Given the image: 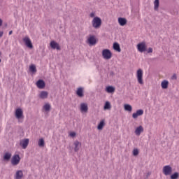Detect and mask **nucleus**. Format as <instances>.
<instances>
[{"label":"nucleus","mask_w":179,"mask_h":179,"mask_svg":"<svg viewBox=\"0 0 179 179\" xmlns=\"http://www.w3.org/2000/svg\"><path fill=\"white\" fill-rule=\"evenodd\" d=\"M92 27L94 29H99L101 26V18L99 17H95L92 21Z\"/></svg>","instance_id":"obj_1"},{"label":"nucleus","mask_w":179,"mask_h":179,"mask_svg":"<svg viewBox=\"0 0 179 179\" xmlns=\"http://www.w3.org/2000/svg\"><path fill=\"white\" fill-rule=\"evenodd\" d=\"M137 81L139 85H143V70L138 69L136 72Z\"/></svg>","instance_id":"obj_2"},{"label":"nucleus","mask_w":179,"mask_h":179,"mask_svg":"<svg viewBox=\"0 0 179 179\" xmlns=\"http://www.w3.org/2000/svg\"><path fill=\"white\" fill-rule=\"evenodd\" d=\"M102 57L103 59H111L113 57V53H111V50L108 49H104L102 50Z\"/></svg>","instance_id":"obj_3"},{"label":"nucleus","mask_w":179,"mask_h":179,"mask_svg":"<svg viewBox=\"0 0 179 179\" xmlns=\"http://www.w3.org/2000/svg\"><path fill=\"white\" fill-rule=\"evenodd\" d=\"M20 156L17 154H15L11 158V164L12 166H17L20 163Z\"/></svg>","instance_id":"obj_4"},{"label":"nucleus","mask_w":179,"mask_h":179,"mask_svg":"<svg viewBox=\"0 0 179 179\" xmlns=\"http://www.w3.org/2000/svg\"><path fill=\"white\" fill-rule=\"evenodd\" d=\"M162 171L164 176H171V173H173V168H171L170 165H166L163 167Z\"/></svg>","instance_id":"obj_5"},{"label":"nucleus","mask_w":179,"mask_h":179,"mask_svg":"<svg viewBox=\"0 0 179 179\" xmlns=\"http://www.w3.org/2000/svg\"><path fill=\"white\" fill-rule=\"evenodd\" d=\"M87 43H88L90 45H95V44L97 43V39L95 36L90 35L87 38Z\"/></svg>","instance_id":"obj_6"},{"label":"nucleus","mask_w":179,"mask_h":179,"mask_svg":"<svg viewBox=\"0 0 179 179\" xmlns=\"http://www.w3.org/2000/svg\"><path fill=\"white\" fill-rule=\"evenodd\" d=\"M137 50L139 52H145V51H146V43L141 42L138 43Z\"/></svg>","instance_id":"obj_7"},{"label":"nucleus","mask_w":179,"mask_h":179,"mask_svg":"<svg viewBox=\"0 0 179 179\" xmlns=\"http://www.w3.org/2000/svg\"><path fill=\"white\" fill-rule=\"evenodd\" d=\"M15 117L17 120H20V118H23V110L22 108H19L15 110Z\"/></svg>","instance_id":"obj_8"},{"label":"nucleus","mask_w":179,"mask_h":179,"mask_svg":"<svg viewBox=\"0 0 179 179\" xmlns=\"http://www.w3.org/2000/svg\"><path fill=\"white\" fill-rule=\"evenodd\" d=\"M23 41L27 47H28V48H33V43H31V41L30 40V38H29V36H25L23 38Z\"/></svg>","instance_id":"obj_9"},{"label":"nucleus","mask_w":179,"mask_h":179,"mask_svg":"<svg viewBox=\"0 0 179 179\" xmlns=\"http://www.w3.org/2000/svg\"><path fill=\"white\" fill-rule=\"evenodd\" d=\"M50 46L51 47V48H52V50H61V47L59 46V44L55 41H52L50 42Z\"/></svg>","instance_id":"obj_10"},{"label":"nucleus","mask_w":179,"mask_h":179,"mask_svg":"<svg viewBox=\"0 0 179 179\" xmlns=\"http://www.w3.org/2000/svg\"><path fill=\"white\" fill-rule=\"evenodd\" d=\"M20 146H22V149H26L27 146H29V138H25L20 141Z\"/></svg>","instance_id":"obj_11"},{"label":"nucleus","mask_w":179,"mask_h":179,"mask_svg":"<svg viewBox=\"0 0 179 179\" xmlns=\"http://www.w3.org/2000/svg\"><path fill=\"white\" fill-rule=\"evenodd\" d=\"M36 86L38 89H44L45 87V83L43 80H39L36 82Z\"/></svg>","instance_id":"obj_12"},{"label":"nucleus","mask_w":179,"mask_h":179,"mask_svg":"<svg viewBox=\"0 0 179 179\" xmlns=\"http://www.w3.org/2000/svg\"><path fill=\"white\" fill-rule=\"evenodd\" d=\"M89 108L87 107V103H82L80 104V111L81 113H87Z\"/></svg>","instance_id":"obj_13"},{"label":"nucleus","mask_w":179,"mask_h":179,"mask_svg":"<svg viewBox=\"0 0 179 179\" xmlns=\"http://www.w3.org/2000/svg\"><path fill=\"white\" fill-rule=\"evenodd\" d=\"M140 115H143V110L142 109H139L136 111V113H133L132 117L135 120Z\"/></svg>","instance_id":"obj_14"},{"label":"nucleus","mask_w":179,"mask_h":179,"mask_svg":"<svg viewBox=\"0 0 179 179\" xmlns=\"http://www.w3.org/2000/svg\"><path fill=\"white\" fill-rule=\"evenodd\" d=\"M15 179H22L23 178V171L22 170H18L16 171L15 175Z\"/></svg>","instance_id":"obj_15"},{"label":"nucleus","mask_w":179,"mask_h":179,"mask_svg":"<svg viewBox=\"0 0 179 179\" xmlns=\"http://www.w3.org/2000/svg\"><path fill=\"white\" fill-rule=\"evenodd\" d=\"M117 22L120 26H125L127 24V20L124 17H119Z\"/></svg>","instance_id":"obj_16"},{"label":"nucleus","mask_w":179,"mask_h":179,"mask_svg":"<svg viewBox=\"0 0 179 179\" xmlns=\"http://www.w3.org/2000/svg\"><path fill=\"white\" fill-rule=\"evenodd\" d=\"M40 99H44L48 97V92L46 91H41L39 94Z\"/></svg>","instance_id":"obj_17"},{"label":"nucleus","mask_w":179,"mask_h":179,"mask_svg":"<svg viewBox=\"0 0 179 179\" xmlns=\"http://www.w3.org/2000/svg\"><path fill=\"white\" fill-rule=\"evenodd\" d=\"M74 150L75 152H78L80 148L82 146V143H80V142L76 141L74 142Z\"/></svg>","instance_id":"obj_18"},{"label":"nucleus","mask_w":179,"mask_h":179,"mask_svg":"<svg viewBox=\"0 0 179 179\" xmlns=\"http://www.w3.org/2000/svg\"><path fill=\"white\" fill-rule=\"evenodd\" d=\"M142 132H143V127L142 126H139L138 127L136 130H135V134L136 135H137L138 136H139V135H141V134H142Z\"/></svg>","instance_id":"obj_19"},{"label":"nucleus","mask_w":179,"mask_h":179,"mask_svg":"<svg viewBox=\"0 0 179 179\" xmlns=\"http://www.w3.org/2000/svg\"><path fill=\"white\" fill-rule=\"evenodd\" d=\"M105 125H106L105 120H101V122L98 124L97 129H99V131H101L103 128H104Z\"/></svg>","instance_id":"obj_20"},{"label":"nucleus","mask_w":179,"mask_h":179,"mask_svg":"<svg viewBox=\"0 0 179 179\" xmlns=\"http://www.w3.org/2000/svg\"><path fill=\"white\" fill-rule=\"evenodd\" d=\"M11 157H12V154L10 152H6L3 155V160H6V162H9Z\"/></svg>","instance_id":"obj_21"},{"label":"nucleus","mask_w":179,"mask_h":179,"mask_svg":"<svg viewBox=\"0 0 179 179\" xmlns=\"http://www.w3.org/2000/svg\"><path fill=\"white\" fill-rule=\"evenodd\" d=\"M113 50L117 52H121V47H120V44L118 43H113Z\"/></svg>","instance_id":"obj_22"},{"label":"nucleus","mask_w":179,"mask_h":179,"mask_svg":"<svg viewBox=\"0 0 179 179\" xmlns=\"http://www.w3.org/2000/svg\"><path fill=\"white\" fill-rule=\"evenodd\" d=\"M76 94L78 96V97H83V89L82 87L78 88L76 91Z\"/></svg>","instance_id":"obj_23"},{"label":"nucleus","mask_w":179,"mask_h":179,"mask_svg":"<svg viewBox=\"0 0 179 179\" xmlns=\"http://www.w3.org/2000/svg\"><path fill=\"white\" fill-rule=\"evenodd\" d=\"M106 92L107 93H114L115 92V88L113 86H108L106 87Z\"/></svg>","instance_id":"obj_24"},{"label":"nucleus","mask_w":179,"mask_h":179,"mask_svg":"<svg viewBox=\"0 0 179 179\" xmlns=\"http://www.w3.org/2000/svg\"><path fill=\"white\" fill-rule=\"evenodd\" d=\"M161 86L163 89H167V87H169V81L164 80L162 82Z\"/></svg>","instance_id":"obj_25"},{"label":"nucleus","mask_w":179,"mask_h":179,"mask_svg":"<svg viewBox=\"0 0 179 179\" xmlns=\"http://www.w3.org/2000/svg\"><path fill=\"white\" fill-rule=\"evenodd\" d=\"M159 0H155L154 1V9H155V10H159Z\"/></svg>","instance_id":"obj_26"},{"label":"nucleus","mask_w":179,"mask_h":179,"mask_svg":"<svg viewBox=\"0 0 179 179\" xmlns=\"http://www.w3.org/2000/svg\"><path fill=\"white\" fill-rule=\"evenodd\" d=\"M103 108H104V110H110L111 109V103H110L108 101H106L105 103Z\"/></svg>","instance_id":"obj_27"},{"label":"nucleus","mask_w":179,"mask_h":179,"mask_svg":"<svg viewBox=\"0 0 179 179\" xmlns=\"http://www.w3.org/2000/svg\"><path fill=\"white\" fill-rule=\"evenodd\" d=\"M124 110L126 111H129V113H131V111H132V106L129 104H125L124 105Z\"/></svg>","instance_id":"obj_28"},{"label":"nucleus","mask_w":179,"mask_h":179,"mask_svg":"<svg viewBox=\"0 0 179 179\" xmlns=\"http://www.w3.org/2000/svg\"><path fill=\"white\" fill-rule=\"evenodd\" d=\"M43 110H45V111H50V110H51V105H50V103H45L43 106Z\"/></svg>","instance_id":"obj_29"},{"label":"nucleus","mask_w":179,"mask_h":179,"mask_svg":"<svg viewBox=\"0 0 179 179\" xmlns=\"http://www.w3.org/2000/svg\"><path fill=\"white\" fill-rule=\"evenodd\" d=\"M179 178V173L178 172H175L172 175H171V179H178Z\"/></svg>","instance_id":"obj_30"},{"label":"nucleus","mask_w":179,"mask_h":179,"mask_svg":"<svg viewBox=\"0 0 179 179\" xmlns=\"http://www.w3.org/2000/svg\"><path fill=\"white\" fill-rule=\"evenodd\" d=\"M29 71L30 72H37V69H36V65L31 64L29 66Z\"/></svg>","instance_id":"obj_31"},{"label":"nucleus","mask_w":179,"mask_h":179,"mask_svg":"<svg viewBox=\"0 0 179 179\" xmlns=\"http://www.w3.org/2000/svg\"><path fill=\"white\" fill-rule=\"evenodd\" d=\"M38 146H40L41 148L44 147L45 143H44V138H41L38 141Z\"/></svg>","instance_id":"obj_32"},{"label":"nucleus","mask_w":179,"mask_h":179,"mask_svg":"<svg viewBox=\"0 0 179 179\" xmlns=\"http://www.w3.org/2000/svg\"><path fill=\"white\" fill-rule=\"evenodd\" d=\"M133 155L134 156H138V155H139V150L138 149H134L133 150Z\"/></svg>","instance_id":"obj_33"},{"label":"nucleus","mask_w":179,"mask_h":179,"mask_svg":"<svg viewBox=\"0 0 179 179\" xmlns=\"http://www.w3.org/2000/svg\"><path fill=\"white\" fill-rule=\"evenodd\" d=\"M70 136H71V138H74V136H76V133L74 131H72L69 134Z\"/></svg>","instance_id":"obj_34"},{"label":"nucleus","mask_w":179,"mask_h":179,"mask_svg":"<svg viewBox=\"0 0 179 179\" xmlns=\"http://www.w3.org/2000/svg\"><path fill=\"white\" fill-rule=\"evenodd\" d=\"M90 17H95L94 16H96V13L94 12H92L90 14Z\"/></svg>","instance_id":"obj_35"},{"label":"nucleus","mask_w":179,"mask_h":179,"mask_svg":"<svg viewBox=\"0 0 179 179\" xmlns=\"http://www.w3.org/2000/svg\"><path fill=\"white\" fill-rule=\"evenodd\" d=\"M148 54H150V52H153V48H149L148 50Z\"/></svg>","instance_id":"obj_36"},{"label":"nucleus","mask_w":179,"mask_h":179,"mask_svg":"<svg viewBox=\"0 0 179 179\" xmlns=\"http://www.w3.org/2000/svg\"><path fill=\"white\" fill-rule=\"evenodd\" d=\"M171 79H172L173 80H176V79H177V75L173 74V75L172 76V77H171Z\"/></svg>","instance_id":"obj_37"},{"label":"nucleus","mask_w":179,"mask_h":179,"mask_svg":"<svg viewBox=\"0 0 179 179\" xmlns=\"http://www.w3.org/2000/svg\"><path fill=\"white\" fill-rule=\"evenodd\" d=\"M3 36V31H0V38L1 37H2Z\"/></svg>","instance_id":"obj_38"},{"label":"nucleus","mask_w":179,"mask_h":179,"mask_svg":"<svg viewBox=\"0 0 179 179\" xmlns=\"http://www.w3.org/2000/svg\"><path fill=\"white\" fill-rule=\"evenodd\" d=\"M1 26H2V20L0 19V27H1Z\"/></svg>","instance_id":"obj_39"},{"label":"nucleus","mask_w":179,"mask_h":179,"mask_svg":"<svg viewBox=\"0 0 179 179\" xmlns=\"http://www.w3.org/2000/svg\"><path fill=\"white\" fill-rule=\"evenodd\" d=\"M12 33H13V31H9V34H8L9 36L12 35Z\"/></svg>","instance_id":"obj_40"},{"label":"nucleus","mask_w":179,"mask_h":179,"mask_svg":"<svg viewBox=\"0 0 179 179\" xmlns=\"http://www.w3.org/2000/svg\"><path fill=\"white\" fill-rule=\"evenodd\" d=\"M0 62H1V59H0Z\"/></svg>","instance_id":"obj_41"}]
</instances>
